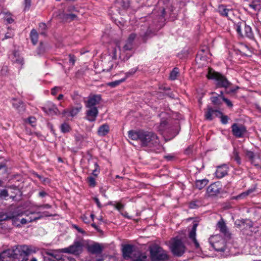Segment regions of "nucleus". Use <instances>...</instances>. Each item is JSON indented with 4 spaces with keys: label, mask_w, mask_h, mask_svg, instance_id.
<instances>
[{
    "label": "nucleus",
    "mask_w": 261,
    "mask_h": 261,
    "mask_svg": "<svg viewBox=\"0 0 261 261\" xmlns=\"http://www.w3.org/2000/svg\"><path fill=\"white\" fill-rule=\"evenodd\" d=\"M232 238L229 229H220V233L211 236L209 242L216 251L224 252L226 248V242Z\"/></svg>",
    "instance_id": "f257e3e1"
},
{
    "label": "nucleus",
    "mask_w": 261,
    "mask_h": 261,
    "mask_svg": "<svg viewBox=\"0 0 261 261\" xmlns=\"http://www.w3.org/2000/svg\"><path fill=\"white\" fill-rule=\"evenodd\" d=\"M123 256L125 259L130 261H144L146 256L140 251L134 249L131 245H125L122 248Z\"/></svg>",
    "instance_id": "f03ea898"
},
{
    "label": "nucleus",
    "mask_w": 261,
    "mask_h": 261,
    "mask_svg": "<svg viewBox=\"0 0 261 261\" xmlns=\"http://www.w3.org/2000/svg\"><path fill=\"white\" fill-rule=\"evenodd\" d=\"M10 249L9 251L11 252V257L19 259L22 258L21 261H27L28 255L35 252L31 246L27 245L16 246Z\"/></svg>",
    "instance_id": "7ed1b4c3"
},
{
    "label": "nucleus",
    "mask_w": 261,
    "mask_h": 261,
    "mask_svg": "<svg viewBox=\"0 0 261 261\" xmlns=\"http://www.w3.org/2000/svg\"><path fill=\"white\" fill-rule=\"evenodd\" d=\"M149 248L152 261H166L168 259L167 251L159 245L153 244Z\"/></svg>",
    "instance_id": "20e7f679"
},
{
    "label": "nucleus",
    "mask_w": 261,
    "mask_h": 261,
    "mask_svg": "<svg viewBox=\"0 0 261 261\" xmlns=\"http://www.w3.org/2000/svg\"><path fill=\"white\" fill-rule=\"evenodd\" d=\"M170 248L174 256H181L185 253L186 247L180 239L175 238L171 241Z\"/></svg>",
    "instance_id": "39448f33"
},
{
    "label": "nucleus",
    "mask_w": 261,
    "mask_h": 261,
    "mask_svg": "<svg viewBox=\"0 0 261 261\" xmlns=\"http://www.w3.org/2000/svg\"><path fill=\"white\" fill-rule=\"evenodd\" d=\"M140 142L142 146L151 147L158 144L159 140L154 133L143 131Z\"/></svg>",
    "instance_id": "423d86ee"
},
{
    "label": "nucleus",
    "mask_w": 261,
    "mask_h": 261,
    "mask_svg": "<svg viewBox=\"0 0 261 261\" xmlns=\"http://www.w3.org/2000/svg\"><path fill=\"white\" fill-rule=\"evenodd\" d=\"M207 77L210 79L215 80L217 82L216 86L218 88H227L230 85V83L224 75L217 72L210 70L208 73Z\"/></svg>",
    "instance_id": "0eeeda50"
},
{
    "label": "nucleus",
    "mask_w": 261,
    "mask_h": 261,
    "mask_svg": "<svg viewBox=\"0 0 261 261\" xmlns=\"http://www.w3.org/2000/svg\"><path fill=\"white\" fill-rule=\"evenodd\" d=\"M40 215L39 213L35 212H31L30 215L27 214L25 218L20 219L17 217H13L12 219V223L15 227H21V225L27 223L28 222H32L36 220L40 217Z\"/></svg>",
    "instance_id": "6e6552de"
},
{
    "label": "nucleus",
    "mask_w": 261,
    "mask_h": 261,
    "mask_svg": "<svg viewBox=\"0 0 261 261\" xmlns=\"http://www.w3.org/2000/svg\"><path fill=\"white\" fill-rule=\"evenodd\" d=\"M222 186L220 182L211 184L206 189V194L208 197H215L220 194Z\"/></svg>",
    "instance_id": "1a4fd4ad"
},
{
    "label": "nucleus",
    "mask_w": 261,
    "mask_h": 261,
    "mask_svg": "<svg viewBox=\"0 0 261 261\" xmlns=\"http://www.w3.org/2000/svg\"><path fill=\"white\" fill-rule=\"evenodd\" d=\"M44 261H63L57 250H48L43 253Z\"/></svg>",
    "instance_id": "9d476101"
},
{
    "label": "nucleus",
    "mask_w": 261,
    "mask_h": 261,
    "mask_svg": "<svg viewBox=\"0 0 261 261\" xmlns=\"http://www.w3.org/2000/svg\"><path fill=\"white\" fill-rule=\"evenodd\" d=\"M231 129L233 135L238 138L244 137L247 133L246 127L241 124L233 123Z\"/></svg>",
    "instance_id": "9b49d317"
},
{
    "label": "nucleus",
    "mask_w": 261,
    "mask_h": 261,
    "mask_svg": "<svg viewBox=\"0 0 261 261\" xmlns=\"http://www.w3.org/2000/svg\"><path fill=\"white\" fill-rule=\"evenodd\" d=\"M136 38V34L132 33L130 34L128 39L125 41V43L122 49L120 48L119 46H118V49L120 52V57L121 56L122 53L128 50H131L133 48L134 46V41Z\"/></svg>",
    "instance_id": "f8f14e48"
},
{
    "label": "nucleus",
    "mask_w": 261,
    "mask_h": 261,
    "mask_svg": "<svg viewBox=\"0 0 261 261\" xmlns=\"http://www.w3.org/2000/svg\"><path fill=\"white\" fill-rule=\"evenodd\" d=\"M101 100L100 95H91L88 97L86 101L85 106L86 108H97L96 106L98 105Z\"/></svg>",
    "instance_id": "ddd939ff"
},
{
    "label": "nucleus",
    "mask_w": 261,
    "mask_h": 261,
    "mask_svg": "<svg viewBox=\"0 0 261 261\" xmlns=\"http://www.w3.org/2000/svg\"><path fill=\"white\" fill-rule=\"evenodd\" d=\"M85 118L90 122H94L96 120L98 114V110L97 108H87Z\"/></svg>",
    "instance_id": "4468645a"
},
{
    "label": "nucleus",
    "mask_w": 261,
    "mask_h": 261,
    "mask_svg": "<svg viewBox=\"0 0 261 261\" xmlns=\"http://www.w3.org/2000/svg\"><path fill=\"white\" fill-rule=\"evenodd\" d=\"M222 112L218 110L213 109L211 106H207L205 111L204 117L206 120L211 121L215 117H219Z\"/></svg>",
    "instance_id": "2eb2a0df"
},
{
    "label": "nucleus",
    "mask_w": 261,
    "mask_h": 261,
    "mask_svg": "<svg viewBox=\"0 0 261 261\" xmlns=\"http://www.w3.org/2000/svg\"><path fill=\"white\" fill-rule=\"evenodd\" d=\"M82 245L79 242H75L73 245L68 247L62 249V251L64 253H69L72 254H79L82 250Z\"/></svg>",
    "instance_id": "dca6fc26"
},
{
    "label": "nucleus",
    "mask_w": 261,
    "mask_h": 261,
    "mask_svg": "<svg viewBox=\"0 0 261 261\" xmlns=\"http://www.w3.org/2000/svg\"><path fill=\"white\" fill-rule=\"evenodd\" d=\"M102 246L97 243L89 245L87 247L88 251L92 254H100L102 251Z\"/></svg>",
    "instance_id": "f3484780"
},
{
    "label": "nucleus",
    "mask_w": 261,
    "mask_h": 261,
    "mask_svg": "<svg viewBox=\"0 0 261 261\" xmlns=\"http://www.w3.org/2000/svg\"><path fill=\"white\" fill-rule=\"evenodd\" d=\"M228 169V167L225 164L218 166L215 172L216 176L219 178L223 177L227 174Z\"/></svg>",
    "instance_id": "a211bd4d"
},
{
    "label": "nucleus",
    "mask_w": 261,
    "mask_h": 261,
    "mask_svg": "<svg viewBox=\"0 0 261 261\" xmlns=\"http://www.w3.org/2000/svg\"><path fill=\"white\" fill-rule=\"evenodd\" d=\"M82 106H79L77 107L72 108L70 110H64L62 114L64 116H71L74 117L76 116L81 110Z\"/></svg>",
    "instance_id": "6ab92c4d"
},
{
    "label": "nucleus",
    "mask_w": 261,
    "mask_h": 261,
    "mask_svg": "<svg viewBox=\"0 0 261 261\" xmlns=\"http://www.w3.org/2000/svg\"><path fill=\"white\" fill-rule=\"evenodd\" d=\"M44 110L49 115H57L59 114V111L57 106L51 102L48 103L44 108Z\"/></svg>",
    "instance_id": "aec40b11"
},
{
    "label": "nucleus",
    "mask_w": 261,
    "mask_h": 261,
    "mask_svg": "<svg viewBox=\"0 0 261 261\" xmlns=\"http://www.w3.org/2000/svg\"><path fill=\"white\" fill-rule=\"evenodd\" d=\"M110 131L109 125L107 124H103L100 125L97 130V135L99 136H106Z\"/></svg>",
    "instance_id": "412c9836"
},
{
    "label": "nucleus",
    "mask_w": 261,
    "mask_h": 261,
    "mask_svg": "<svg viewBox=\"0 0 261 261\" xmlns=\"http://www.w3.org/2000/svg\"><path fill=\"white\" fill-rule=\"evenodd\" d=\"M196 229H192L189 234V239L193 243L195 248L199 249H200V245L196 239Z\"/></svg>",
    "instance_id": "4be33fe9"
},
{
    "label": "nucleus",
    "mask_w": 261,
    "mask_h": 261,
    "mask_svg": "<svg viewBox=\"0 0 261 261\" xmlns=\"http://www.w3.org/2000/svg\"><path fill=\"white\" fill-rule=\"evenodd\" d=\"M13 63L16 65L18 68H21L23 64L24 60L23 58L20 56L18 54L15 53L14 54V57L13 58Z\"/></svg>",
    "instance_id": "5701e85b"
},
{
    "label": "nucleus",
    "mask_w": 261,
    "mask_h": 261,
    "mask_svg": "<svg viewBox=\"0 0 261 261\" xmlns=\"http://www.w3.org/2000/svg\"><path fill=\"white\" fill-rule=\"evenodd\" d=\"M143 130L133 131L129 130L128 132V137L133 140H140L142 137Z\"/></svg>",
    "instance_id": "b1692460"
},
{
    "label": "nucleus",
    "mask_w": 261,
    "mask_h": 261,
    "mask_svg": "<svg viewBox=\"0 0 261 261\" xmlns=\"http://www.w3.org/2000/svg\"><path fill=\"white\" fill-rule=\"evenodd\" d=\"M13 106L19 112H23L25 110L23 103L19 100L13 99Z\"/></svg>",
    "instance_id": "393cba45"
},
{
    "label": "nucleus",
    "mask_w": 261,
    "mask_h": 261,
    "mask_svg": "<svg viewBox=\"0 0 261 261\" xmlns=\"http://www.w3.org/2000/svg\"><path fill=\"white\" fill-rule=\"evenodd\" d=\"M218 12L224 16L228 17L229 14L232 12V10L227 9L225 5H220L218 7Z\"/></svg>",
    "instance_id": "a878e982"
},
{
    "label": "nucleus",
    "mask_w": 261,
    "mask_h": 261,
    "mask_svg": "<svg viewBox=\"0 0 261 261\" xmlns=\"http://www.w3.org/2000/svg\"><path fill=\"white\" fill-rule=\"evenodd\" d=\"M244 22H239L234 24V28L238 34L241 37H244Z\"/></svg>",
    "instance_id": "bb28decb"
},
{
    "label": "nucleus",
    "mask_w": 261,
    "mask_h": 261,
    "mask_svg": "<svg viewBox=\"0 0 261 261\" xmlns=\"http://www.w3.org/2000/svg\"><path fill=\"white\" fill-rule=\"evenodd\" d=\"M208 182V180L206 179L196 180L195 181V186L196 188L201 190L204 188Z\"/></svg>",
    "instance_id": "cd10ccee"
},
{
    "label": "nucleus",
    "mask_w": 261,
    "mask_h": 261,
    "mask_svg": "<svg viewBox=\"0 0 261 261\" xmlns=\"http://www.w3.org/2000/svg\"><path fill=\"white\" fill-rule=\"evenodd\" d=\"M10 249L6 250L0 253V261H8L7 258L11 257V252L8 251Z\"/></svg>",
    "instance_id": "c85d7f7f"
},
{
    "label": "nucleus",
    "mask_w": 261,
    "mask_h": 261,
    "mask_svg": "<svg viewBox=\"0 0 261 261\" xmlns=\"http://www.w3.org/2000/svg\"><path fill=\"white\" fill-rule=\"evenodd\" d=\"M244 37L248 38H251L253 36V33L251 27L246 25L245 22L244 26Z\"/></svg>",
    "instance_id": "c756f323"
},
{
    "label": "nucleus",
    "mask_w": 261,
    "mask_h": 261,
    "mask_svg": "<svg viewBox=\"0 0 261 261\" xmlns=\"http://www.w3.org/2000/svg\"><path fill=\"white\" fill-rule=\"evenodd\" d=\"M30 37L31 38L32 42L34 45H35L38 41V35L37 31L33 29L32 30Z\"/></svg>",
    "instance_id": "7c9ffc66"
},
{
    "label": "nucleus",
    "mask_w": 261,
    "mask_h": 261,
    "mask_svg": "<svg viewBox=\"0 0 261 261\" xmlns=\"http://www.w3.org/2000/svg\"><path fill=\"white\" fill-rule=\"evenodd\" d=\"M126 80V78H123L119 80H117L114 82H109L107 83V85L111 87L112 88H114L118 85H119L122 83L124 82Z\"/></svg>",
    "instance_id": "2f4dec72"
},
{
    "label": "nucleus",
    "mask_w": 261,
    "mask_h": 261,
    "mask_svg": "<svg viewBox=\"0 0 261 261\" xmlns=\"http://www.w3.org/2000/svg\"><path fill=\"white\" fill-rule=\"evenodd\" d=\"M179 74V69L178 68L175 67L170 74V79L175 80L177 79Z\"/></svg>",
    "instance_id": "473e14b6"
},
{
    "label": "nucleus",
    "mask_w": 261,
    "mask_h": 261,
    "mask_svg": "<svg viewBox=\"0 0 261 261\" xmlns=\"http://www.w3.org/2000/svg\"><path fill=\"white\" fill-rule=\"evenodd\" d=\"M246 156L249 159L250 161L253 160V159L257 160V161H259V158L255 155H254V153L250 151H247L246 153Z\"/></svg>",
    "instance_id": "72a5a7b5"
},
{
    "label": "nucleus",
    "mask_w": 261,
    "mask_h": 261,
    "mask_svg": "<svg viewBox=\"0 0 261 261\" xmlns=\"http://www.w3.org/2000/svg\"><path fill=\"white\" fill-rule=\"evenodd\" d=\"M221 95H218V96H214L211 98V100L213 103L215 105L220 106L222 104L221 102V98H220Z\"/></svg>",
    "instance_id": "f704fd0d"
},
{
    "label": "nucleus",
    "mask_w": 261,
    "mask_h": 261,
    "mask_svg": "<svg viewBox=\"0 0 261 261\" xmlns=\"http://www.w3.org/2000/svg\"><path fill=\"white\" fill-rule=\"evenodd\" d=\"M60 128L61 132L64 133H68L71 130L70 125L65 122L61 125Z\"/></svg>",
    "instance_id": "c9c22d12"
},
{
    "label": "nucleus",
    "mask_w": 261,
    "mask_h": 261,
    "mask_svg": "<svg viewBox=\"0 0 261 261\" xmlns=\"http://www.w3.org/2000/svg\"><path fill=\"white\" fill-rule=\"evenodd\" d=\"M87 182L89 185V186L91 187H94L96 185L95 179L94 177L92 176H89L87 178Z\"/></svg>",
    "instance_id": "e433bc0d"
},
{
    "label": "nucleus",
    "mask_w": 261,
    "mask_h": 261,
    "mask_svg": "<svg viewBox=\"0 0 261 261\" xmlns=\"http://www.w3.org/2000/svg\"><path fill=\"white\" fill-rule=\"evenodd\" d=\"M217 227L218 228H225L226 224L223 218H221L220 220L218 222L217 224Z\"/></svg>",
    "instance_id": "4c0bfd02"
},
{
    "label": "nucleus",
    "mask_w": 261,
    "mask_h": 261,
    "mask_svg": "<svg viewBox=\"0 0 261 261\" xmlns=\"http://www.w3.org/2000/svg\"><path fill=\"white\" fill-rule=\"evenodd\" d=\"M254 191V189H249L247 191L241 193L240 195H239V197L240 198L245 197L248 196V195H249L250 194H251V193H252Z\"/></svg>",
    "instance_id": "58836bf2"
},
{
    "label": "nucleus",
    "mask_w": 261,
    "mask_h": 261,
    "mask_svg": "<svg viewBox=\"0 0 261 261\" xmlns=\"http://www.w3.org/2000/svg\"><path fill=\"white\" fill-rule=\"evenodd\" d=\"M61 90H62V87H58V86L55 87L51 89V94L53 95H55L57 94V93L58 92L60 91Z\"/></svg>",
    "instance_id": "ea45409f"
},
{
    "label": "nucleus",
    "mask_w": 261,
    "mask_h": 261,
    "mask_svg": "<svg viewBox=\"0 0 261 261\" xmlns=\"http://www.w3.org/2000/svg\"><path fill=\"white\" fill-rule=\"evenodd\" d=\"M221 117V121L222 123L224 124H226L228 123V117L226 115H223L222 114L221 115H219V117Z\"/></svg>",
    "instance_id": "a19ab883"
},
{
    "label": "nucleus",
    "mask_w": 261,
    "mask_h": 261,
    "mask_svg": "<svg viewBox=\"0 0 261 261\" xmlns=\"http://www.w3.org/2000/svg\"><path fill=\"white\" fill-rule=\"evenodd\" d=\"M234 154V160L237 162V163L240 165L241 163V159L238 154V153L237 151L234 150L233 151Z\"/></svg>",
    "instance_id": "79ce46f5"
},
{
    "label": "nucleus",
    "mask_w": 261,
    "mask_h": 261,
    "mask_svg": "<svg viewBox=\"0 0 261 261\" xmlns=\"http://www.w3.org/2000/svg\"><path fill=\"white\" fill-rule=\"evenodd\" d=\"M110 257L107 255H101L96 258V261H110Z\"/></svg>",
    "instance_id": "37998d69"
},
{
    "label": "nucleus",
    "mask_w": 261,
    "mask_h": 261,
    "mask_svg": "<svg viewBox=\"0 0 261 261\" xmlns=\"http://www.w3.org/2000/svg\"><path fill=\"white\" fill-rule=\"evenodd\" d=\"M251 164L254 166H256L257 168H259L261 167V161L259 159V161H257V160L253 159V160L250 161Z\"/></svg>",
    "instance_id": "c03bdc74"
},
{
    "label": "nucleus",
    "mask_w": 261,
    "mask_h": 261,
    "mask_svg": "<svg viewBox=\"0 0 261 261\" xmlns=\"http://www.w3.org/2000/svg\"><path fill=\"white\" fill-rule=\"evenodd\" d=\"M14 36V33L12 29L9 31L5 34V38L3 39H6L12 38Z\"/></svg>",
    "instance_id": "a18cd8bd"
},
{
    "label": "nucleus",
    "mask_w": 261,
    "mask_h": 261,
    "mask_svg": "<svg viewBox=\"0 0 261 261\" xmlns=\"http://www.w3.org/2000/svg\"><path fill=\"white\" fill-rule=\"evenodd\" d=\"M188 221H192V228H196L198 225L199 221L197 219L193 220L192 218L188 219Z\"/></svg>",
    "instance_id": "49530a36"
},
{
    "label": "nucleus",
    "mask_w": 261,
    "mask_h": 261,
    "mask_svg": "<svg viewBox=\"0 0 261 261\" xmlns=\"http://www.w3.org/2000/svg\"><path fill=\"white\" fill-rule=\"evenodd\" d=\"M39 30H41L42 32L40 33L42 35H45L44 31L46 29V25L44 23H40L39 25Z\"/></svg>",
    "instance_id": "de8ad7c7"
},
{
    "label": "nucleus",
    "mask_w": 261,
    "mask_h": 261,
    "mask_svg": "<svg viewBox=\"0 0 261 261\" xmlns=\"http://www.w3.org/2000/svg\"><path fill=\"white\" fill-rule=\"evenodd\" d=\"M5 19L8 23H11L14 21V19L11 17L10 14H6V16H5Z\"/></svg>",
    "instance_id": "09e8293b"
},
{
    "label": "nucleus",
    "mask_w": 261,
    "mask_h": 261,
    "mask_svg": "<svg viewBox=\"0 0 261 261\" xmlns=\"http://www.w3.org/2000/svg\"><path fill=\"white\" fill-rule=\"evenodd\" d=\"M167 124V122L166 120L162 121L160 123V125L159 126L160 130H161V131L163 130L165 128Z\"/></svg>",
    "instance_id": "8fccbe9b"
},
{
    "label": "nucleus",
    "mask_w": 261,
    "mask_h": 261,
    "mask_svg": "<svg viewBox=\"0 0 261 261\" xmlns=\"http://www.w3.org/2000/svg\"><path fill=\"white\" fill-rule=\"evenodd\" d=\"M222 99L226 103L228 107L231 108L233 106V104L231 101L228 99L225 98L224 96H222Z\"/></svg>",
    "instance_id": "3c124183"
},
{
    "label": "nucleus",
    "mask_w": 261,
    "mask_h": 261,
    "mask_svg": "<svg viewBox=\"0 0 261 261\" xmlns=\"http://www.w3.org/2000/svg\"><path fill=\"white\" fill-rule=\"evenodd\" d=\"M136 71H137V69H136V68H133V69H130L128 72H127L125 73L126 75L124 78H126V79L129 76L135 74V72H136Z\"/></svg>",
    "instance_id": "603ef678"
},
{
    "label": "nucleus",
    "mask_w": 261,
    "mask_h": 261,
    "mask_svg": "<svg viewBox=\"0 0 261 261\" xmlns=\"http://www.w3.org/2000/svg\"><path fill=\"white\" fill-rule=\"evenodd\" d=\"M114 206L119 211H121L124 207V205L121 203L115 204Z\"/></svg>",
    "instance_id": "864d4df0"
},
{
    "label": "nucleus",
    "mask_w": 261,
    "mask_h": 261,
    "mask_svg": "<svg viewBox=\"0 0 261 261\" xmlns=\"http://www.w3.org/2000/svg\"><path fill=\"white\" fill-rule=\"evenodd\" d=\"M69 61L70 63H71L72 66H73L75 62V57L74 55L70 54L69 55Z\"/></svg>",
    "instance_id": "5fc2aeb1"
},
{
    "label": "nucleus",
    "mask_w": 261,
    "mask_h": 261,
    "mask_svg": "<svg viewBox=\"0 0 261 261\" xmlns=\"http://www.w3.org/2000/svg\"><path fill=\"white\" fill-rule=\"evenodd\" d=\"M8 196L7 190L4 189L0 192V197H6Z\"/></svg>",
    "instance_id": "6e6d98bb"
},
{
    "label": "nucleus",
    "mask_w": 261,
    "mask_h": 261,
    "mask_svg": "<svg viewBox=\"0 0 261 261\" xmlns=\"http://www.w3.org/2000/svg\"><path fill=\"white\" fill-rule=\"evenodd\" d=\"M29 123L32 125L34 126L36 123V119L34 117H31L28 118Z\"/></svg>",
    "instance_id": "4d7b16f0"
},
{
    "label": "nucleus",
    "mask_w": 261,
    "mask_h": 261,
    "mask_svg": "<svg viewBox=\"0 0 261 261\" xmlns=\"http://www.w3.org/2000/svg\"><path fill=\"white\" fill-rule=\"evenodd\" d=\"M9 219H10V217H9L6 214L0 215V222L3 221L8 220Z\"/></svg>",
    "instance_id": "13d9d810"
},
{
    "label": "nucleus",
    "mask_w": 261,
    "mask_h": 261,
    "mask_svg": "<svg viewBox=\"0 0 261 261\" xmlns=\"http://www.w3.org/2000/svg\"><path fill=\"white\" fill-rule=\"evenodd\" d=\"M45 51V47L42 43H40L39 47V54H42Z\"/></svg>",
    "instance_id": "bf43d9fd"
},
{
    "label": "nucleus",
    "mask_w": 261,
    "mask_h": 261,
    "mask_svg": "<svg viewBox=\"0 0 261 261\" xmlns=\"http://www.w3.org/2000/svg\"><path fill=\"white\" fill-rule=\"evenodd\" d=\"M31 6V0H25V7L24 10H28Z\"/></svg>",
    "instance_id": "052dcab7"
},
{
    "label": "nucleus",
    "mask_w": 261,
    "mask_h": 261,
    "mask_svg": "<svg viewBox=\"0 0 261 261\" xmlns=\"http://www.w3.org/2000/svg\"><path fill=\"white\" fill-rule=\"evenodd\" d=\"M94 166H95V169L93 170L92 174L94 176H97V173H96V172L97 171V170L99 167H98V164L96 163H95Z\"/></svg>",
    "instance_id": "680f3d73"
},
{
    "label": "nucleus",
    "mask_w": 261,
    "mask_h": 261,
    "mask_svg": "<svg viewBox=\"0 0 261 261\" xmlns=\"http://www.w3.org/2000/svg\"><path fill=\"white\" fill-rule=\"evenodd\" d=\"M38 208H51V205L48 204H45L43 205H40L38 206Z\"/></svg>",
    "instance_id": "e2e57ef3"
},
{
    "label": "nucleus",
    "mask_w": 261,
    "mask_h": 261,
    "mask_svg": "<svg viewBox=\"0 0 261 261\" xmlns=\"http://www.w3.org/2000/svg\"><path fill=\"white\" fill-rule=\"evenodd\" d=\"M94 201L95 202V203H96L97 206L98 207H101V203L99 200V199L97 198V197H94L93 198Z\"/></svg>",
    "instance_id": "0e129e2a"
},
{
    "label": "nucleus",
    "mask_w": 261,
    "mask_h": 261,
    "mask_svg": "<svg viewBox=\"0 0 261 261\" xmlns=\"http://www.w3.org/2000/svg\"><path fill=\"white\" fill-rule=\"evenodd\" d=\"M47 195V193L45 192L44 191H40L39 193V195L40 197H43Z\"/></svg>",
    "instance_id": "69168bd1"
},
{
    "label": "nucleus",
    "mask_w": 261,
    "mask_h": 261,
    "mask_svg": "<svg viewBox=\"0 0 261 261\" xmlns=\"http://www.w3.org/2000/svg\"><path fill=\"white\" fill-rule=\"evenodd\" d=\"M67 16L68 17L71 18L72 20L74 19L76 17V16L73 14H69L67 15Z\"/></svg>",
    "instance_id": "338daca9"
},
{
    "label": "nucleus",
    "mask_w": 261,
    "mask_h": 261,
    "mask_svg": "<svg viewBox=\"0 0 261 261\" xmlns=\"http://www.w3.org/2000/svg\"><path fill=\"white\" fill-rule=\"evenodd\" d=\"M236 89H231L229 90H226V93L227 94H230V93H233L236 91Z\"/></svg>",
    "instance_id": "774afa93"
}]
</instances>
